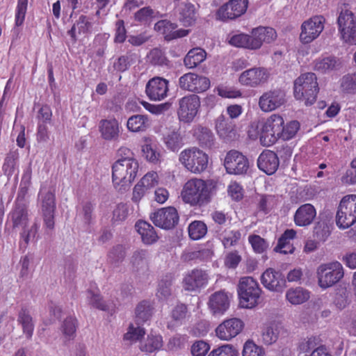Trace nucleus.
Listing matches in <instances>:
<instances>
[{"label": "nucleus", "instance_id": "obj_1", "mask_svg": "<svg viewBox=\"0 0 356 356\" xmlns=\"http://www.w3.org/2000/svg\"><path fill=\"white\" fill-rule=\"evenodd\" d=\"M184 202L194 207H202L211 200V191L207 181L198 178H192L184 185L181 192Z\"/></svg>", "mask_w": 356, "mask_h": 356}, {"label": "nucleus", "instance_id": "obj_2", "mask_svg": "<svg viewBox=\"0 0 356 356\" xmlns=\"http://www.w3.org/2000/svg\"><path fill=\"white\" fill-rule=\"evenodd\" d=\"M138 168L137 160H117L112 165V181L115 188L125 191L134 182Z\"/></svg>", "mask_w": 356, "mask_h": 356}, {"label": "nucleus", "instance_id": "obj_3", "mask_svg": "<svg viewBox=\"0 0 356 356\" xmlns=\"http://www.w3.org/2000/svg\"><path fill=\"white\" fill-rule=\"evenodd\" d=\"M318 91L317 77L314 73L302 74L294 81V97L297 100L304 102L306 106L315 103Z\"/></svg>", "mask_w": 356, "mask_h": 356}, {"label": "nucleus", "instance_id": "obj_4", "mask_svg": "<svg viewBox=\"0 0 356 356\" xmlns=\"http://www.w3.org/2000/svg\"><path fill=\"white\" fill-rule=\"evenodd\" d=\"M262 290L258 282L250 276H245L239 280L237 293L241 307L252 309L261 302Z\"/></svg>", "mask_w": 356, "mask_h": 356}, {"label": "nucleus", "instance_id": "obj_5", "mask_svg": "<svg viewBox=\"0 0 356 356\" xmlns=\"http://www.w3.org/2000/svg\"><path fill=\"white\" fill-rule=\"evenodd\" d=\"M356 222V195H346L340 201L336 214V224L348 229Z\"/></svg>", "mask_w": 356, "mask_h": 356}, {"label": "nucleus", "instance_id": "obj_6", "mask_svg": "<svg viewBox=\"0 0 356 356\" xmlns=\"http://www.w3.org/2000/svg\"><path fill=\"white\" fill-rule=\"evenodd\" d=\"M284 124L283 118L278 114L271 115L260 124V143L264 147H269L280 138L282 126Z\"/></svg>", "mask_w": 356, "mask_h": 356}, {"label": "nucleus", "instance_id": "obj_7", "mask_svg": "<svg viewBox=\"0 0 356 356\" xmlns=\"http://www.w3.org/2000/svg\"><path fill=\"white\" fill-rule=\"evenodd\" d=\"M179 161L193 173L204 171L208 165V155L197 147L185 149L179 154Z\"/></svg>", "mask_w": 356, "mask_h": 356}, {"label": "nucleus", "instance_id": "obj_8", "mask_svg": "<svg viewBox=\"0 0 356 356\" xmlns=\"http://www.w3.org/2000/svg\"><path fill=\"white\" fill-rule=\"evenodd\" d=\"M318 283L321 288L327 289L339 282L344 272L341 264L333 261L321 264L316 271Z\"/></svg>", "mask_w": 356, "mask_h": 356}, {"label": "nucleus", "instance_id": "obj_9", "mask_svg": "<svg viewBox=\"0 0 356 356\" xmlns=\"http://www.w3.org/2000/svg\"><path fill=\"white\" fill-rule=\"evenodd\" d=\"M209 280L210 276L207 270L195 268L185 273L181 284L185 291L196 292L205 288Z\"/></svg>", "mask_w": 356, "mask_h": 356}, {"label": "nucleus", "instance_id": "obj_10", "mask_svg": "<svg viewBox=\"0 0 356 356\" xmlns=\"http://www.w3.org/2000/svg\"><path fill=\"white\" fill-rule=\"evenodd\" d=\"M325 19L322 15H315L305 21L301 25L300 40L309 44L316 40L324 29Z\"/></svg>", "mask_w": 356, "mask_h": 356}, {"label": "nucleus", "instance_id": "obj_11", "mask_svg": "<svg viewBox=\"0 0 356 356\" xmlns=\"http://www.w3.org/2000/svg\"><path fill=\"white\" fill-rule=\"evenodd\" d=\"M200 107V99L197 95H188L179 100L178 118L184 123L191 122Z\"/></svg>", "mask_w": 356, "mask_h": 356}, {"label": "nucleus", "instance_id": "obj_12", "mask_svg": "<svg viewBox=\"0 0 356 356\" xmlns=\"http://www.w3.org/2000/svg\"><path fill=\"white\" fill-rule=\"evenodd\" d=\"M248 3V0H229L218 9L216 18L222 22L235 19L246 12Z\"/></svg>", "mask_w": 356, "mask_h": 356}, {"label": "nucleus", "instance_id": "obj_13", "mask_svg": "<svg viewBox=\"0 0 356 356\" xmlns=\"http://www.w3.org/2000/svg\"><path fill=\"white\" fill-rule=\"evenodd\" d=\"M223 164L226 172L229 175H244L249 168L248 158L235 149L230 150L226 154Z\"/></svg>", "mask_w": 356, "mask_h": 356}, {"label": "nucleus", "instance_id": "obj_14", "mask_svg": "<svg viewBox=\"0 0 356 356\" xmlns=\"http://www.w3.org/2000/svg\"><path fill=\"white\" fill-rule=\"evenodd\" d=\"M179 86L181 90L201 93L209 88L210 80L206 76L188 72L180 76Z\"/></svg>", "mask_w": 356, "mask_h": 356}, {"label": "nucleus", "instance_id": "obj_15", "mask_svg": "<svg viewBox=\"0 0 356 356\" xmlns=\"http://www.w3.org/2000/svg\"><path fill=\"white\" fill-rule=\"evenodd\" d=\"M152 222L164 229L174 228L179 222V215L173 207H168L158 209L150 215Z\"/></svg>", "mask_w": 356, "mask_h": 356}, {"label": "nucleus", "instance_id": "obj_16", "mask_svg": "<svg viewBox=\"0 0 356 356\" xmlns=\"http://www.w3.org/2000/svg\"><path fill=\"white\" fill-rule=\"evenodd\" d=\"M269 76L267 68L254 67L243 72L238 77V82L244 86L256 88L266 83Z\"/></svg>", "mask_w": 356, "mask_h": 356}, {"label": "nucleus", "instance_id": "obj_17", "mask_svg": "<svg viewBox=\"0 0 356 356\" xmlns=\"http://www.w3.org/2000/svg\"><path fill=\"white\" fill-rule=\"evenodd\" d=\"M154 31L161 35L164 40L170 42L187 36L190 31L184 29H178V25L169 19H160L154 26Z\"/></svg>", "mask_w": 356, "mask_h": 356}, {"label": "nucleus", "instance_id": "obj_18", "mask_svg": "<svg viewBox=\"0 0 356 356\" xmlns=\"http://www.w3.org/2000/svg\"><path fill=\"white\" fill-rule=\"evenodd\" d=\"M145 92L150 101H162L168 97L169 81L163 77L154 76L146 83Z\"/></svg>", "mask_w": 356, "mask_h": 356}, {"label": "nucleus", "instance_id": "obj_19", "mask_svg": "<svg viewBox=\"0 0 356 356\" xmlns=\"http://www.w3.org/2000/svg\"><path fill=\"white\" fill-rule=\"evenodd\" d=\"M244 327L243 321L238 318L225 320L216 328V335L223 341H229L239 334Z\"/></svg>", "mask_w": 356, "mask_h": 356}, {"label": "nucleus", "instance_id": "obj_20", "mask_svg": "<svg viewBox=\"0 0 356 356\" xmlns=\"http://www.w3.org/2000/svg\"><path fill=\"white\" fill-rule=\"evenodd\" d=\"M261 282L269 291L282 292L286 287L284 275L273 268H267L261 276Z\"/></svg>", "mask_w": 356, "mask_h": 356}, {"label": "nucleus", "instance_id": "obj_21", "mask_svg": "<svg viewBox=\"0 0 356 356\" xmlns=\"http://www.w3.org/2000/svg\"><path fill=\"white\" fill-rule=\"evenodd\" d=\"M285 102V94L280 89L264 92L259 98V106L261 111L270 112L280 107Z\"/></svg>", "mask_w": 356, "mask_h": 356}, {"label": "nucleus", "instance_id": "obj_22", "mask_svg": "<svg viewBox=\"0 0 356 356\" xmlns=\"http://www.w3.org/2000/svg\"><path fill=\"white\" fill-rule=\"evenodd\" d=\"M56 211L55 195L49 191L42 197V213L44 227L50 230L54 229L55 225L54 215Z\"/></svg>", "mask_w": 356, "mask_h": 356}, {"label": "nucleus", "instance_id": "obj_23", "mask_svg": "<svg viewBox=\"0 0 356 356\" xmlns=\"http://www.w3.org/2000/svg\"><path fill=\"white\" fill-rule=\"evenodd\" d=\"M176 14L184 27L193 26L197 19V11L194 4L188 1L181 2L176 7Z\"/></svg>", "mask_w": 356, "mask_h": 356}, {"label": "nucleus", "instance_id": "obj_24", "mask_svg": "<svg viewBox=\"0 0 356 356\" xmlns=\"http://www.w3.org/2000/svg\"><path fill=\"white\" fill-rule=\"evenodd\" d=\"M232 295L225 289L211 294L209 300V307L213 314L222 315L229 307Z\"/></svg>", "mask_w": 356, "mask_h": 356}, {"label": "nucleus", "instance_id": "obj_25", "mask_svg": "<svg viewBox=\"0 0 356 356\" xmlns=\"http://www.w3.org/2000/svg\"><path fill=\"white\" fill-rule=\"evenodd\" d=\"M258 168L268 175L274 174L278 169L280 160L277 154L270 149H264L257 159Z\"/></svg>", "mask_w": 356, "mask_h": 356}, {"label": "nucleus", "instance_id": "obj_26", "mask_svg": "<svg viewBox=\"0 0 356 356\" xmlns=\"http://www.w3.org/2000/svg\"><path fill=\"white\" fill-rule=\"evenodd\" d=\"M316 216V211L312 204H304L299 207L293 216V221L298 227L311 225Z\"/></svg>", "mask_w": 356, "mask_h": 356}, {"label": "nucleus", "instance_id": "obj_27", "mask_svg": "<svg viewBox=\"0 0 356 356\" xmlns=\"http://www.w3.org/2000/svg\"><path fill=\"white\" fill-rule=\"evenodd\" d=\"M99 131L105 140H117L120 134V124L115 118L104 119L99 123Z\"/></svg>", "mask_w": 356, "mask_h": 356}, {"label": "nucleus", "instance_id": "obj_28", "mask_svg": "<svg viewBox=\"0 0 356 356\" xmlns=\"http://www.w3.org/2000/svg\"><path fill=\"white\" fill-rule=\"evenodd\" d=\"M252 41H257L254 50L259 49L264 42L270 43L277 38L275 30L271 27L259 26L252 29Z\"/></svg>", "mask_w": 356, "mask_h": 356}, {"label": "nucleus", "instance_id": "obj_29", "mask_svg": "<svg viewBox=\"0 0 356 356\" xmlns=\"http://www.w3.org/2000/svg\"><path fill=\"white\" fill-rule=\"evenodd\" d=\"M216 129L219 136L223 139H232L236 134L235 124L222 114L216 120Z\"/></svg>", "mask_w": 356, "mask_h": 356}, {"label": "nucleus", "instance_id": "obj_30", "mask_svg": "<svg viewBox=\"0 0 356 356\" xmlns=\"http://www.w3.org/2000/svg\"><path fill=\"white\" fill-rule=\"evenodd\" d=\"M19 154L17 150L10 151L5 156L2 164L3 175L9 180L17 172L19 174Z\"/></svg>", "mask_w": 356, "mask_h": 356}, {"label": "nucleus", "instance_id": "obj_31", "mask_svg": "<svg viewBox=\"0 0 356 356\" xmlns=\"http://www.w3.org/2000/svg\"><path fill=\"white\" fill-rule=\"evenodd\" d=\"M136 229L140 235L142 241L147 245H152L157 241L159 236L154 227L144 220L136 223Z\"/></svg>", "mask_w": 356, "mask_h": 356}, {"label": "nucleus", "instance_id": "obj_32", "mask_svg": "<svg viewBox=\"0 0 356 356\" xmlns=\"http://www.w3.org/2000/svg\"><path fill=\"white\" fill-rule=\"evenodd\" d=\"M92 28V22L89 17L81 15L75 21L72 28L67 31L73 42L77 40V35L86 34Z\"/></svg>", "mask_w": 356, "mask_h": 356}, {"label": "nucleus", "instance_id": "obj_33", "mask_svg": "<svg viewBox=\"0 0 356 356\" xmlns=\"http://www.w3.org/2000/svg\"><path fill=\"white\" fill-rule=\"evenodd\" d=\"M17 323L22 326L24 334L27 339H31L34 331V322L30 311L26 307H22L17 316Z\"/></svg>", "mask_w": 356, "mask_h": 356}, {"label": "nucleus", "instance_id": "obj_34", "mask_svg": "<svg viewBox=\"0 0 356 356\" xmlns=\"http://www.w3.org/2000/svg\"><path fill=\"white\" fill-rule=\"evenodd\" d=\"M228 43L234 47L243 48L249 50H254L257 41H252V34L249 35L244 33H240L229 35L227 38Z\"/></svg>", "mask_w": 356, "mask_h": 356}, {"label": "nucleus", "instance_id": "obj_35", "mask_svg": "<svg viewBox=\"0 0 356 356\" xmlns=\"http://www.w3.org/2000/svg\"><path fill=\"white\" fill-rule=\"evenodd\" d=\"M282 326L276 322H270L267 324L261 332V340L265 345H271L275 343L280 336Z\"/></svg>", "mask_w": 356, "mask_h": 356}, {"label": "nucleus", "instance_id": "obj_36", "mask_svg": "<svg viewBox=\"0 0 356 356\" xmlns=\"http://www.w3.org/2000/svg\"><path fill=\"white\" fill-rule=\"evenodd\" d=\"M207 58V52L200 47L191 49L184 58V65L189 69L196 67Z\"/></svg>", "mask_w": 356, "mask_h": 356}, {"label": "nucleus", "instance_id": "obj_37", "mask_svg": "<svg viewBox=\"0 0 356 356\" xmlns=\"http://www.w3.org/2000/svg\"><path fill=\"white\" fill-rule=\"evenodd\" d=\"M341 65L340 60L334 56L319 58L314 61V69L321 73L337 70Z\"/></svg>", "mask_w": 356, "mask_h": 356}, {"label": "nucleus", "instance_id": "obj_38", "mask_svg": "<svg viewBox=\"0 0 356 356\" xmlns=\"http://www.w3.org/2000/svg\"><path fill=\"white\" fill-rule=\"evenodd\" d=\"M153 305L147 300H143L138 304L135 311V321L137 325L143 324L149 321L153 314Z\"/></svg>", "mask_w": 356, "mask_h": 356}, {"label": "nucleus", "instance_id": "obj_39", "mask_svg": "<svg viewBox=\"0 0 356 356\" xmlns=\"http://www.w3.org/2000/svg\"><path fill=\"white\" fill-rule=\"evenodd\" d=\"M356 16L348 9L341 10L337 18L339 33L341 35L350 27L355 26Z\"/></svg>", "mask_w": 356, "mask_h": 356}, {"label": "nucleus", "instance_id": "obj_40", "mask_svg": "<svg viewBox=\"0 0 356 356\" xmlns=\"http://www.w3.org/2000/svg\"><path fill=\"white\" fill-rule=\"evenodd\" d=\"M163 141L166 147L172 152L178 151L184 145V136L179 130L168 132L163 137Z\"/></svg>", "mask_w": 356, "mask_h": 356}, {"label": "nucleus", "instance_id": "obj_41", "mask_svg": "<svg viewBox=\"0 0 356 356\" xmlns=\"http://www.w3.org/2000/svg\"><path fill=\"white\" fill-rule=\"evenodd\" d=\"M149 127V118L145 115H134L129 118L127 129L131 132H143Z\"/></svg>", "mask_w": 356, "mask_h": 356}, {"label": "nucleus", "instance_id": "obj_42", "mask_svg": "<svg viewBox=\"0 0 356 356\" xmlns=\"http://www.w3.org/2000/svg\"><path fill=\"white\" fill-rule=\"evenodd\" d=\"M197 140L202 148L211 149L215 146V137L212 131L207 128L198 127L195 132Z\"/></svg>", "mask_w": 356, "mask_h": 356}, {"label": "nucleus", "instance_id": "obj_43", "mask_svg": "<svg viewBox=\"0 0 356 356\" xmlns=\"http://www.w3.org/2000/svg\"><path fill=\"white\" fill-rule=\"evenodd\" d=\"M77 326L78 321L74 316H68L63 321L60 330L65 341L74 339Z\"/></svg>", "mask_w": 356, "mask_h": 356}, {"label": "nucleus", "instance_id": "obj_44", "mask_svg": "<svg viewBox=\"0 0 356 356\" xmlns=\"http://www.w3.org/2000/svg\"><path fill=\"white\" fill-rule=\"evenodd\" d=\"M13 227L25 226L28 222V211L25 205H16L10 213Z\"/></svg>", "mask_w": 356, "mask_h": 356}, {"label": "nucleus", "instance_id": "obj_45", "mask_svg": "<svg viewBox=\"0 0 356 356\" xmlns=\"http://www.w3.org/2000/svg\"><path fill=\"white\" fill-rule=\"evenodd\" d=\"M286 298L292 305H300L309 298V293L300 287L290 289L286 293Z\"/></svg>", "mask_w": 356, "mask_h": 356}, {"label": "nucleus", "instance_id": "obj_46", "mask_svg": "<svg viewBox=\"0 0 356 356\" xmlns=\"http://www.w3.org/2000/svg\"><path fill=\"white\" fill-rule=\"evenodd\" d=\"M163 346V338L160 334H149L145 341L141 344L140 350L143 352L152 353L154 351L159 350Z\"/></svg>", "mask_w": 356, "mask_h": 356}, {"label": "nucleus", "instance_id": "obj_47", "mask_svg": "<svg viewBox=\"0 0 356 356\" xmlns=\"http://www.w3.org/2000/svg\"><path fill=\"white\" fill-rule=\"evenodd\" d=\"M219 238L225 248L236 245L241 238V233L239 230L225 229L219 235Z\"/></svg>", "mask_w": 356, "mask_h": 356}, {"label": "nucleus", "instance_id": "obj_48", "mask_svg": "<svg viewBox=\"0 0 356 356\" xmlns=\"http://www.w3.org/2000/svg\"><path fill=\"white\" fill-rule=\"evenodd\" d=\"M188 232L191 239L199 240L207 234V226L202 221L194 220L189 224Z\"/></svg>", "mask_w": 356, "mask_h": 356}, {"label": "nucleus", "instance_id": "obj_49", "mask_svg": "<svg viewBox=\"0 0 356 356\" xmlns=\"http://www.w3.org/2000/svg\"><path fill=\"white\" fill-rule=\"evenodd\" d=\"M149 62L154 66H168L169 60L165 51L160 48L152 49L147 55Z\"/></svg>", "mask_w": 356, "mask_h": 356}, {"label": "nucleus", "instance_id": "obj_50", "mask_svg": "<svg viewBox=\"0 0 356 356\" xmlns=\"http://www.w3.org/2000/svg\"><path fill=\"white\" fill-rule=\"evenodd\" d=\"M142 152L145 159L151 163H156L159 161L160 153L150 140H145V143L142 146Z\"/></svg>", "mask_w": 356, "mask_h": 356}, {"label": "nucleus", "instance_id": "obj_51", "mask_svg": "<svg viewBox=\"0 0 356 356\" xmlns=\"http://www.w3.org/2000/svg\"><path fill=\"white\" fill-rule=\"evenodd\" d=\"M145 334V330L140 325L135 327L133 323H130L127 332L124 334V341H129L131 343H136L140 340Z\"/></svg>", "mask_w": 356, "mask_h": 356}, {"label": "nucleus", "instance_id": "obj_52", "mask_svg": "<svg viewBox=\"0 0 356 356\" xmlns=\"http://www.w3.org/2000/svg\"><path fill=\"white\" fill-rule=\"evenodd\" d=\"M158 12L154 11L150 6L143 7L134 14V20L140 24H147L156 17Z\"/></svg>", "mask_w": 356, "mask_h": 356}, {"label": "nucleus", "instance_id": "obj_53", "mask_svg": "<svg viewBox=\"0 0 356 356\" xmlns=\"http://www.w3.org/2000/svg\"><path fill=\"white\" fill-rule=\"evenodd\" d=\"M248 242L251 245L253 251L257 254H262L268 249V243L259 235L250 234L248 236Z\"/></svg>", "mask_w": 356, "mask_h": 356}, {"label": "nucleus", "instance_id": "obj_54", "mask_svg": "<svg viewBox=\"0 0 356 356\" xmlns=\"http://www.w3.org/2000/svg\"><path fill=\"white\" fill-rule=\"evenodd\" d=\"M172 282V276L166 275L165 279L161 280L159 284L156 296L161 300H165L171 296L170 286Z\"/></svg>", "mask_w": 356, "mask_h": 356}, {"label": "nucleus", "instance_id": "obj_55", "mask_svg": "<svg viewBox=\"0 0 356 356\" xmlns=\"http://www.w3.org/2000/svg\"><path fill=\"white\" fill-rule=\"evenodd\" d=\"M300 129V123L297 120H293L282 126L280 138L288 140L293 138Z\"/></svg>", "mask_w": 356, "mask_h": 356}, {"label": "nucleus", "instance_id": "obj_56", "mask_svg": "<svg viewBox=\"0 0 356 356\" xmlns=\"http://www.w3.org/2000/svg\"><path fill=\"white\" fill-rule=\"evenodd\" d=\"M88 294L89 303L93 307L102 311H107L109 309V307L102 300L98 289H96L95 291H92L91 289L88 290Z\"/></svg>", "mask_w": 356, "mask_h": 356}, {"label": "nucleus", "instance_id": "obj_57", "mask_svg": "<svg viewBox=\"0 0 356 356\" xmlns=\"http://www.w3.org/2000/svg\"><path fill=\"white\" fill-rule=\"evenodd\" d=\"M243 356H265L264 349L257 346L253 341L248 340L243 345Z\"/></svg>", "mask_w": 356, "mask_h": 356}, {"label": "nucleus", "instance_id": "obj_58", "mask_svg": "<svg viewBox=\"0 0 356 356\" xmlns=\"http://www.w3.org/2000/svg\"><path fill=\"white\" fill-rule=\"evenodd\" d=\"M208 356H239V353L234 346L225 344L213 348Z\"/></svg>", "mask_w": 356, "mask_h": 356}, {"label": "nucleus", "instance_id": "obj_59", "mask_svg": "<svg viewBox=\"0 0 356 356\" xmlns=\"http://www.w3.org/2000/svg\"><path fill=\"white\" fill-rule=\"evenodd\" d=\"M114 31V42L118 44L123 43L127 38V31L123 19H118L115 22Z\"/></svg>", "mask_w": 356, "mask_h": 356}, {"label": "nucleus", "instance_id": "obj_60", "mask_svg": "<svg viewBox=\"0 0 356 356\" xmlns=\"http://www.w3.org/2000/svg\"><path fill=\"white\" fill-rule=\"evenodd\" d=\"M210 348L209 343L203 340H197L191 346V353L192 356H206Z\"/></svg>", "mask_w": 356, "mask_h": 356}, {"label": "nucleus", "instance_id": "obj_61", "mask_svg": "<svg viewBox=\"0 0 356 356\" xmlns=\"http://www.w3.org/2000/svg\"><path fill=\"white\" fill-rule=\"evenodd\" d=\"M132 55L127 53L120 56L113 63V68L120 72H124L129 69L132 63Z\"/></svg>", "mask_w": 356, "mask_h": 356}, {"label": "nucleus", "instance_id": "obj_62", "mask_svg": "<svg viewBox=\"0 0 356 356\" xmlns=\"http://www.w3.org/2000/svg\"><path fill=\"white\" fill-rule=\"evenodd\" d=\"M229 195L234 201L241 200L244 196V190L243 186L236 181H231L227 188Z\"/></svg>", "mask_w": 356, "mask_h": 356}, {"label": "nucleus", "instance_id": "obj_63", "mask_svg": "<svg viewBox=\"0 0 356 356\" xmlns=\"http://www.w3.org/2000/svg\"><path fill=\"white\" fill-rule=\"evenodd\" d=\"M159 175L155 171L147 172L139 181L148 190L155 187L159 184Z\"/></svg>", "mask_w": 356, "mask_h": 356}, {"label": "nucleus", "instance_id": "obj_64", "mask_svg": "<svg viewBox=\"0 0 356 356\" xmlns=\"http://www.w3.org/2000/svg\"><path fill=\"white\" fill-rule=\"evenodd\" d=\"M321 340L318 337H311L307 340H304L299 344V350L302 353H308L314 350L320 346Z\"/></svg>", "mask_w": 356, "mask_h": 356}]
</instances>
